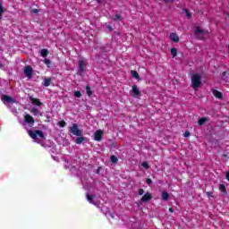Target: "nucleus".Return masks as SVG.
I'll return each mask as SVG.
<instances>
[{"label": "nucleus", "mask_w": 229, "mask_h": 229, "mask_svg": "<svg viewBox=\"0 0 229 229\" xmlns=\"http://www.w3.org/2000/svg\"><path fill=\"white\" fill-rule=\"evenodd\" d=\"M21 124L25 130H28V133L34 142L41 144L42 146L43 140H46V136H44V132L42 131H31V128L35 125V119L33 116L26 114L24 115V120L21 122Z\"/></svg>", "instance_id": "1"}, {"label": "nucleus", "mask_w": 229, "mask_h": 229, "mask_svg": "<svg viewBox=\"0 0 229 229\" xmlns=\"http://www.w3.org/2000/svg\"><path fill=\"white\" fill-rule=\"evenodd\" d=\"M191 87L194 90L201 87V74L194 73L191 75Z\"/></svg>", "instance_id": "2"}, {"label": "nucleus", "mask_w": 229, "mask_h": 229, "mask_svg": "<svg viewBox=\"0 0 229 229\" xmlns=\"http://www.w3.org/2000/svg\"><path fill=\"white\" fill-rule=\"evenodd\" d=\"M207 33L208 32L203 30L199 26L194 28V35L196 38H199V40H203V38L207 37Z\"/></svg>", "instance_id": "3"}, {"label": "nucleus", "mask_w": 229, "mask_h": 229, "mask_svg": "<svg viewBox=\"0 0 229 229\" xmlns=\"http://www.w3.org/2000/svg\"><path fill=\"white\" fill-rule=\"evenodd\" d=\"M70 131L72 135L76 137H81L83 135V131L78 128L76 123H73L72 127H70Z\"/></svg>", "instance_id": "4"}, {"label": "nucleus", "mask_w": 229, "mask_h": 229, "mask_svg": "<svg viewBox=\"0 0 229 229\" xmlns=\"http://www.w3.org/2000/svg\"><path fill=\"white\" fill-rule=\"evenodd\" d=\"M87 66V61L85 59L79 60V74H82V72H85V67Z\"/></svg>", "instance_id": "5"}, {"label": "nucleus", "mask_w": 229, "mask_h": 229, "mask_svg": "<svg viewBox=\"0 0 229 229\" xmlns=\"http://www.w3.org/2000/svg\"><path fill=\"white\" fill-rule=\"evenodd\" d=\"M2 101L4 103V105H13V103H15V100L13 98H12V97L4 95L2 97Z\"/></svg>", "instance_id": "6"}, {"label": "nucleus", "mask_w": 229, "mask_h": 229, "mask_svg": "<svg viewBox=\"0 0 229 229\" xmlns=\"http://www.w3.org/2000/svg\"><path fill=\"white\" fill-rule=\"evenodd\" d=\"M24 74L30 80V78H33V68L31 66L28 65L24 68Z\"/></svg>", "instance_id": "7"}, {"label": "nucleus", "mask_w": 229, "mask_h": 229, "mask_svg": "<svg viewBox=\"0 0 229 229\" xmlns=\"http://www.w3.org/2000/svg\"><path fill=\"white\" fill-rule=\"evenodd\" d=\"M103 130H98L95 131L94 133V139L95 140H97L98 142H99L102 139H103Z\"/></svg>", "instance_id": "8"}, {"label": "nucleus", "mask_w": 229, "mask_h": 229, "mask_svg": "<svg viewBox=\"0 0 229 229\" xmlns=\"http://www.w3.org/2000/svg\"><path fill=\"white\" fill-rule=\"evenodd\" d=\"M140 96V90H139V88L137 85L132 86V98H139Z\"/></svg>", "instance_id": "9"}, {"label": "nucleus", "mask_w": 229, "mask_h": 229, "mask_svg": "<svg viewBox=\"0 0 229 229\" xmlns=\"http://www.w3.org/2000/svg\"><path fill=\"white\" fill-rule=\"evenodd\" d=\"M153 198V196H151V193L147 192L145 193L142 198H141V201L143 203H146V201H149V199H151Z\"/></svg>", "instance_id": "10"}, {"label": "nucleus", "mask_w": 229, "mask_h": 229, "mask_svg": "<svg viewBox=\"0 0 229 229\" xmlns=\"http://www.w3.org/2000/svg\"><path fill=\"white\" fill-rule=\"evenodd\" d=\"M170 40H172V42H180V37H178V34L172 32L170 34Z\"/></svg>", "instance_id": "11"}, {"label": "nucleus", "mask_w": 229, "mask_h": 229, "mask_svg": "<svg viewBox=\"0 0 229 229\" xmlns=\"http://www.w3.org/2000/svg\"><path fill=\"white\" fill-rule=\"evenodd\" d=\"M30 102L32 105H35L36 106H42V102H40V99L30 97Z\"/></svg>", "instance_id": "12"}, {"label": "nucleus", "mask_w": 229, "mask_h": 229, "mask_svg": "<svg viewBox=\"0 0 229 229\" xmlns=\"http://www.w3.org/2000/svg\"><path fill=\"white\" fill-rule=\"evenodd\" d=\"M86 198L89 203H90L91 205H95V207H98L99 204H98V202H94L92 195L87 193Z\"/></svg>", "instance_id": "13"}, {"label": "nucleus", "mask_w": 229, "mask_h": 229, "mask_svg": "<svg viewBox=\"0 0 229 229\" xmlns=\"http://www.w3.org/2000/svg\"><path fill=\"white\" fill-rule=\"evenodd\" d=\"M213 95L215 96V98H217V99H221L223 98V93H221L217 89H213Z\"/></svg>", "instance_id": "14"}, {"label": "nucleus", "mask_w": 229, "mask_h": 229, "mask_svg": "<svg viewBox=\"0 0 229 229\" xmlns=\"http://www.w3.org/2000/svg\"><path fill=\"white\" fill-rule=\"evenodd\" d=\"M161 198L163 201H167V199H169V193H167V191H163Z\"/></svg>", "instance_id": "15"}, {"label": "nucleus", "mask_w": 229, "mask_h": 229, "mask_svg": "<svg viewBox=\"0 0 229 229\" xmlns=\"http://www.w3.org/2000/svg\"><path fill=\"white\" fill-rule=\"evenodd\" d=\"M131 74L132 78H135V80H140V77L139 76V72H137V71L131 70Z\"/></svg>", "instance_id": "16"}, {"label": "nucleus", "mask_w": 229, "mask_h": 229, "mask_svg": "<svg viewBox=\"0 0 229 229\" xmlns=\"http://www.w3.org/2000/svg\"><path fill=\"white\" fill-rule=\"evenodd\" d=\"M44 87H49L51 85V78H46L43 81Z\"/></svg>", "instance_id": "17"}, {"label": "nucleus", "mask_w": 229, "mask_h": 229, "mask_svg": "<svg viewBox=\"0 0 229 229\" xmlns=\"http://www.w3.org/2000/svg\"><path fill=\"white\" fill-rule=\"evenodd\" d=\"M31 113L33 114V115H42V114L36 107H32Z\"/></svg>", "instance_id": "18"}, {"label": "nucleus", "mask_w": 229, "mask_h": 229, "mask_svg": "<svg viewBox=\"0 0 229 229\" xmlns=\"http://www.w3.org/2000/svg\"><path fill=\"white\" fill-rule=\"evenodd\" d=\"M171 55H173V58H176V55H178V49L176 48H171Z\"/></svg>", "instance_id": "19"}, {"label": "nucleus", "mask_w": 229, "mask_h": 229, "mask_svg": "<svg viewBox=\"0 0 229 229\" xmlns=\"http://www.w3.org/2000/svg\"><path fill=\"white\" fill-rule=\"evenodd\" d=\"M206 121H208V119L205 117L199 118L198 121L199 126H203V124L205 123Z\"/></svg>", "instance_id": "20"}, {"label": "nucleus", "mask_w": 229, "mask_h": 229, "mask_svg": "<svg viewBox=\"0 0 229 229\" xmlns=\"http://www.w3.org/2000/svg\"><path fill=\"white\" fill-rule=\"evenodd\" d=\"M48 51H47V49H41V51H40V55H41V56H43V58H46V56H47V55H48Z\"/></svg>", "instance_id": "21"}, {"label": "nucleus", "mask_w": 229, "mask_h": 229, "mask_svg": "<svg viewBox=\"0 0 229 229\" xmlns=\"http://www.w3.org/2000/svg\"><path fill=\"white\" fill-rule=\"evenodd\" d=\"M85 140V138L83 137H78L75 140L76 144H81Z\"/></svg>", "instance_id": "22"}, {"label": "nucleus", "mask_w": 229, "mask_h": 229, "mask_svg": "<svg viewBox=\"0 0 229 229\" xmlns=\"http://www.w3.org/2000/svg\"><path fill=\"white\" fill-rule=\"evenodd\" d=\"M219 191H221V192L225 193L226 192V186H225V184H220Z\"/></svg>", "instance_id": "23"}, {"label": "nucleus", "mask_w": 229, "mask_h": 229, "mask_svg": "<svg viewBox=\"0 0 229 229\" xmlns=\"http://www.w3.org/2000/svg\"><path fill=\"white\" fill-rule=\"evenodd\" d=\"M86 93L89 96H92V89H90V86H86Z\"/></svg>", "instance_id": "24"}, {"label": "nucleus", "mask_w": 229, "mask_h": 229, "mask_svg": "<svg viewBox=\"0 0 229 229\" xmlns=\"http://www.w3.org/2000/svg\"><path fill=\"white\" fill-rule=\"evenodd\" d=\"M141 166H143L144 169H149V165L146 161L141 163Z\"/></svg>", "instance_id": "25"}, {"label": "nucleus", "mask_w": 229, "mask_h": 229, "mask_svg": "<svg viewBox=\"0 0 229 229\" xmlns=\"http://www.w3.org/2000/svg\"><path fill=\"white\" fill-rule=\"evenodd\" d=\"M65 124H66L65 121H61L58 123V125L60 126V128H64Z\"/></svg>", "instance_id": "26"}, {"label": "nucleus", "mask_w": 229, "mask_h": 229, "mask_svg": "<svg viewBox=\"0 0 229 229\" xmlns=\"http://www.w3.org/2000/svg\"><path fill=\"white\" fill-rule=\"evenodd\" d=\"M111 162H113V164H117V157L112 156L111 157Z\"/></svg>", "instance_id": "27"}, {"label": "nucleus", "mask_w": 229, "mask_h": 229, "mask_svg": "<svg viewBox=\"0 0 229 229\" xmlns=\"http://www.w3.org/2000/svg\"><path fill=\"white\" fill-rule=\"evenodd\" d=\"M4 13V7H3V4H0V15H3Z\"/></svg>", "instance_id": "28"}, {"label": "nucleus", "mask_w": 229, "mask_h": 229, "mask_svg": "<svg viewBox=\"0 0 229 229\" xmlns=\"http://www.w3.org/2000/svg\"><path fill=\"white\" fill-rule=\"evenodd\" d=\"M74 96H75V98H81V92H80V91H74Z\"/></svg>", "instance_id": "29"}, {"label": "nucleus", "mask_w": 229, "mask_h": 229, "mask_svg": "<svg viewBox=\"0 0 229 229\" xmlns=\"http://www.w3.org/2000/svg\"><path fill=\"white\" fill-rule=\"evenodd\" d=\"M138 194H139L140 196H142V194H144V190H143V189H140V190L138 191Z\"/></svg>", "instance_id": "30"}, {"label": "nucleus", "mask_w": 229, "mask_h": 229, "mask_svg": "<svg viewBox=\"0 0 229 229\" xmlns=\"http://www.w3.org/2000/svg\"><path fill=\"white\" fill-rule=\"evenodd\" d=\"M44 63L46 64V65H49V64H51V60L45 59Z\"/></svg>", "instance_id": "31"}, {"label": "nucleus", "mask_w": 229, "mask_h": 229, "mask_svg": "<svg viewBox=\"0 0 229 229\" xmlns=\"http://www.w3.org/2000/svg\"><path fill=\"white\" fill-rule=\"evenodd\" d=\"M119 19H121V16H119V15L114 16V21H119Z\"/></svg>", "instance_id": "32"}, {"label": "nucleus", "mask_w": 229, "mask_h": 229, "mask_svg": "<svg viewBox=\"0 0 229 229\" xmlns=\"http://www.w3.org/2000/svg\"><path fill=\"white\" fill-rule=\"evenodd\" d=\"M186 16L191 19V13H189L187 10H185Z\"/></svg>", "instance_id": "33"}, {"label": "nucleus", "mask_w": 229, "mask_h": 229, "mask_svg": "<svg viewBox=\"0 0 229 229\" xmlns=\"http://www.w3.org/2000/svg\"><path fill=\"white\" fill-rule=\"evenodd\" d=\"M148 185H151L153 183V181L151 179H147Z\"/></svg>", "instance_id": "34"}, {"label": "nucleus", "mask_w": 229, "mask_h": 229, "mask_svg": "<svg viewBox=\"0 0 229 229\" xmlns=\"http://www.w3.org/2000/svg\"><path fill=\"white\" fill-rule=\"evenodd\" d=\"M31 12L32 13H38V9H32Z\"/></svg>", "instance_id": "35"}, {"label": "nucleus", "mask_w": 229, "mask_h": 229, "mask_svg": "<svg viewBox=\"0 0 229 229\" xmlns=\"http://www.w3.org/2000/svg\"><path fill=\"white\" fill-rule=\"evenodd\" d=\"M206 194H207L208 198H211V196H212V192H210V191L206 192Z\"/></svg>", "instance_id": "36"}, {"label": "nucleus", "mask_w": 229, "mask_h": 229, "mask_svg": "<svg viewBox=\"0 0 229 229\" xmlns=\"http://www.w3.org/2000/svg\"><path fill=\"white\" fill-rule=\"evenodd\" d=\"M106 216L107 217H111L112 219H114V214L108 213Z\"/></svg>", "instance_id": "37"}, {"label": "nucleus", "mask_w": 229, "mask_h": 229, "mask_svg": "<svg viewBox=\"0 0 229 229\" xmlns=\"http://www.w3.org/2000/svg\"><path fill=\"white\" fill-rule=\"evenodd\" d=\"M189 135H191V132L189 131L184 132V137H189Z\"/></svg>", "instance_id": "38"}, {"label": "nucleus", "mask_w": 229, "mask_h": 229, "mask_svg": "<svg viewBox=\"0 0 229 229\" xmlns=\"http://www.w3.org/2000/svg\"><path fill=\"white\" fill-rule=\"evenodd\" d=\"M164 1V3H173V1H174V0H163Z\"/></svg>", "instance_id": "39"}, {"label": "nucleus", "mask_w": 229, "mask_h": 229, "mask_svg": "<svg viewBox=\"0 0 229 229\" xmlns=\"http://www.w3.org/2000/svg\"><path fill=\"white\" fill-rule=\"evenodd\" d=\"M169 212H172V213L174 212V210L173 209V208H169Z\"/></svg>", "instance_id": "40"}, {"label": "nucleus", "mask_w": 229, "mask_h": 229, "mask_svg": "<svg viewBox=\"0 0 229 229\" xmlns=\"http://www.w3.org/2000/svg\"><path fill=\"white\" fill-rule=\"evenodd\" d=\"M223 76H226V72H223Z\"/></svg>", "instance_id": "41"}, {"label": "nucleus", "mask_w": 229, "mask_h": 229, "mask_svg": "<svg viewBox=\"0 0 229 229\" xmlns=\"http://www.w3.org/2000/svg\"><path fill=\"white\" fill-rule=\"evenodd\" d=\"M13 112H14V114H17V109H15L14 111H13Z\"/></svg>", "instance_id": "42"}, {"label": "nucleus", "mask_w": 229, "mask_h": 229, "mask_svg": "<svg viewBox=\"0 0 229 229\" xmlns=\"http://www.w3.org/2000/svg\"><path fill=\"white\" fill-rule=\"evenodd\" d=\"M1 67H3V64H0V68H1Z\"/></svg>", "instance_id": "43"}, {"label": "nucleus", "mask_w": 229, "mask_h": 229, "mask_svg": "<svg viewBox=\"0 0 229 229\" xmlns=\"http://www.w3.org/2000/svg\"><path fill=\"white\" fill-rule=\"evenodd\" d=\"M1 16H2V15L0 14V19H1Z\"/></svg>", "instance_id": "44"}]
</instances>
